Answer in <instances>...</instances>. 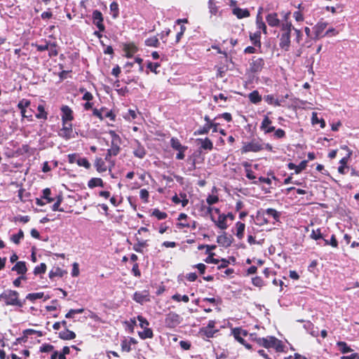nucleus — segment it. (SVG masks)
Wrapping results in <instances>:
<instances>
[{
    "label": "nucleus",
    "instance_id": "obj_1",
    "mask_svg": "<svg viewBox=\"0 0 359 359\" xmlns=\"http://www.w3.org/2000/svg\"><path fill=\"white\" fill-rule=\"evenodd\" d=\"M0 302H4V306H12L16 308H22L25 299H20V294L13 290H6L0 294Z\"/></svg>",
    "mask_w": 359,
    "mask_h": 359
},
{
    "label": "nucleus",
    "instance_id": "obj_2",
    "mask_svg": "<svg viewBox=\"0 0 359 359\" xmlns=\"http://www.w3.org/2000/svg\"><path fill=\"white\" fill-rule=\"evenodd\" d=\"M257 344L267 349H273L276 352L280 353L285 351V346L283 342L275 337L267 336L255 339Z\"/></svg>",
    "mask_w": 359,
    "mask_h": 359
},
{
    "label": "nucleus",
    "instance_id": "obj_3",
    "mask_svg": "<svg viewBox=\"0 0 359 359\" xmlns=\"http://www.w3.org/2000/svg\"><path fill=\"white\" fill-rule=\"evenodd\" d=\"M108 134L111 139V146L110 148L107 149L105 160L107 161H110L111 156H116L119 154L122 141L120 136L116 134L115 131L109 130Z\"/></svg>",
    "mask_w": 359,
    "mask_h": 359
},
{
    "label": "nucleus",
    "instance_id": "obj_4",
    "mask_svg": "<svg viewBox=\"0 0 359 359\" xmlns=\"http://www.w3.org/2000/svg\"><path fill=\"white\" fill-rule=\"evenodd\" d=\"M292 25L291 22H286L281 25V34L280 36L279 46L285 51L290 47V34Z\"/></svg>",
    "mask_w": 359,
    "mask_h": 359
},
{
    "label": "nucleus",
    "instance_id": "obj_5",
    "mask_svg": "<svg viewBox=\"0 0 359 359\" xmlns=\"http://www.w3.org/2000/svg\"><path fill=\"white\" fill-rule=\"evenodd\" d=\"M264 149V143L262 140L253 139L250 142H243L241 153L259 152Z\"/></svg>",
    "mask_w": 359,
    "mask_h": 359
},
{
    "label": "nucleus",
    "instance_id": "obj_6",
    "mask_svg": "<svg viewBox=\"0 0 359 359\" xmlns=\"http://www.w3.org/2000/svg\"><path fill=\"white\" fill-rule=\"evenodd\" d=\"M264 60L262 57H252L249 62V71L252 74H259L264 69Z\"/></svg>",
    "mask_w": 359,
    "mask_h": 359
},
{
    "label": "nucleus",
    "instance_id": "obj_7",
    "mask_svg": "<svg viewBox=\"0 0 359 359\" xmlns=\"http://www.w3.org/2000/svg\"><path fill=\"white\" fill-rule=\"evenodd\" d=\"M182 320V318L177 313L170 312L165 316V324L167 327L175 328L178 326Z\"/></svg>",
    "mask_w": 359,
    "mask_h": 359
},
{
    "label": "nucleus",
    "instance_id": "obj_8",
    "mask_svg": "<svg viewBox=\"0 0 359 359\" xmlns=\"http://www.w3.org/2000/svg\"><path fill=\"white\" fill-rule=\"evenodd\" d=\"M328 23L326 22L320 21L313 28V37H311L313 40H318L324 36L323 34L324 30L326 29Z\"/></svg>",
    "mask_w": 359,
    "mask_h": 359
},
{
    "label": "nucleus",
    "instance_id": "obj_9",
    "mask_svg": "<svg viewBox=\"0 0 359 359\" xmlns=\"http://www.w3.org/2000/svg\"><path fill=\"white\" fill-rule=\"evenodd\" d=\"M73 130L72 125L71 123H62V128L58 132V135L60 137L65 139L69 140L73 137Z\"/></svg>",
    "mask_w": 359,
    "mask_h": 359
},
{
    "label": "nucleus",
    "instance_id": "obj_10",
    "mask_svg": "<svg viewBox=\"0 0 359 359\" xmlns=\"http://www.w3.org/2000/svg\"><path fill=\"white\" fill-rule=\"evenodd\" d=\"M260 130L263 131L264 134H268L274 131L275 127L272 126V121L269 117L268 114L264 116L260 125Z\"/></svg>",
    "mask_w": 359,
    "mask_h": 359
},
{
    "label": "nucleus",
    "instance_id": "obj_11",
    "mask_svg": "<svg viewBox=\"0 0 359 359\" xmlns=\"http://www.w3.org/2000/svg\"><path fill=\"white\" fill-rule=\"evenodd\" d=\"M133 299L137 303L143 304L144 302L150 301L149 292L148 290L135 292L133 294Z\"/></svg>",
    "mask_w": 359,
    "mask_h": 359
},
{
    "label": "nucleus",
    "instance_id": "obj_12",
    "mask_svg": "<svg viewBox=\"0 0 359 359\" xmlns=\"http://www.w3.org/2000/svg\"><path fill=\"white\" fill-rule=\"evenodd\" d=\"M231 334H233L236 341H238L241 344H245V339H243V337H247L248 335V332L247 330H243L241 327H235L232 329Z\"/></svg>",
    "mask_w": 359,
    "mask_h": 359
},
{
    "label": "nucleus",
    "instance_id": "obj_13",
    "mask_svg": "<svg viewBox=\"0 0 359 359\" xmlns=\"http://www.w3.org/2000/svg\"><path fill=\"white\" fill-rule=\"evenodd\" d=\"M30 105V101L26 99L21 100L18 104V107L20 110L22 116L23 118H28L29 121H32V114H26V108Z\"/></svg>",
    "mask_w": 359,
    "mask_h": 359
},
{
    "label": "nucleus",
    "instance_id": "obj_14",
    "mask_svg": "<svg viewBox=\"0 0 359 359\" xmlns=\"http://www.w3.org/2000/svg\"><path fill=\"white\" fill-rule=\"evenodd\" d=\"M93 23L99 29L100 32L104 30V26L103 25V17L102 14L100 11L95 10L93 13Z\"/></svg>",
    "mask_w": 359,
    "mask_h": 359
},
{
    "label": "nucleus",
    "instance_id": "obj_15",
    "mask_svg": "<svg viewBox=\"0 0 359 359\" xmlns=\"http://www.w3.org/2000/svg\"><path fill=\"white\" fill-rule=\"evenodd\" d=\"M62 123H70L73 118V111L67 105L61 107Z\"/></svg>",
    "mask_w": 359,
    "mask_h": 359
},
{
    "label": "nucleus",
    "instance_id": "obj_16",
    "mask_svg": "<svg viewBox=\"0 0 359 359\" xmlns=\"http://www.w3.org/2000/svg\"><path fill=\"white\" fill-rule=\"evenodd\" d=\"M133 154L139 158H143L146 155L144 147L137 140L133 144Z\"/></svg>",
    "mask_w": 359,
    "mask_h": 359
},
{
    "label": "nucleus",
    "instance_id": "obj_17",
    "mask_svg": "<svg viewBox=\"0 0 359 359\" xmlns=\"http://www.w3.org/2000/svg\"><path fill=\"white\" fill-rule=\"evenodd\" d=\"M211 219L220 229L225 230L227 229L228 224L226 223V218L224 214L219 215L217 220L215 219L213 215H211Z\"/></svg>",
    "mask_w": 359,
    "mask_h": 359
},
{
    "label": "nucleus",
    "instance_id": "obj_18",
    "mask_svg": "<svg viewBox=\"0 0 359 359\" xmlns=\"http://www.w3.org/2000/svg\"><path fill=\"white\" fill-rule=\"evenodd\" d=\"M250 40L253 46L257 47L259 50L262 48L261 32L256 31L254 33H250Z\"/></svg>",
    "mask_w": 359,
    "mask_h": 359
},
{
    "label": "nucleus",
    "instance_id": "obj_19",
    "mask_svg": "<svg viewBox=\"0 0 359 359\" xmlns=\"http://www.w3.org/2000/svg\"><path fill=\"white\" fill-rule=\"evenodd\" d=\"M232 13L238 19L248 18L250 15V11L247 8H241L235 7L232 9Z\"/></svg>",
    "mask_w": 359,
    "mask_h": 359
},
{
    "label": "nucleus",
    "instance_id": "obj_20",
    "mask_svg": "<svg viewBox=\"0 0 359 359\" xmlns=\"http://www.w3.org/2000/svg\"><path fill=\"white\" fill-rule=\"evenodd\" d=\"M266 20L270 27H275L280 25V20L276 13H272L267 15Z\"/></svg>",
    "mask_w": 359,
    "mask_h": 359
},
{
    "label": "nucleus",
    "instance_id": "obj_21",
    "mask_svg": "<svg viewBox=\"0 0 359 359\" xmlns=\"http://www.w3.org/2000/svg\"><path fill=\"white\" fill-rule=\"evenodd\" d=\"M12 271H15L18 274L25 275L27 271L25 262L20 261L13 266Z\"/></svg>",
    "mask_w": 359,
    "mask_h": 359
},
{
    "label": "nucleus",
    "instance_id": "obj_22",
    "mask_svg": "<svg viewBox=\"0 0 359 359\" xmlns=\"http://www.w3.org/2000/svg\"><path fill=\"white\" fill-rule=\"evenodd\" d=\"M307 165V161H302L298 165H295L293 163H289L287 164V168L290 170H294L296 174H299L303 170H304L306 168Z\"/></svg>",
    "mask_w": 359,
    "mask_h": 359
},
{
    "label": "nucleus",
    "instance_id": "obj_23",
    "mask_svg": "<svg viewBox=\"0 0 359 359\" xmlns=\"http://www.w3.org/2000/svg\"><path fill=\"white\" fill-rule=\"evenodd\" d=\"M123 50L127 57H132L133 55L137 51V48L133 43H127L124 45Z\"/></svg>",
    "mask_w": 359,
    "mask_h": 359
},
{
    "label": "nucleus",
    "instance_id": "obj_24",
    "mask_svg": "<svg viewBox=\"0 0 359 359\" xmlns=\"http://www.w3.org/2000/svg\"><path fill=\"white\" fill-rule=\"evenodd\" d=\"M137 243L133 245V250L137 252H142L143 248L148 246L147 240L140 239L136 236Z\"/></svg>",
    "mask_w": 359,
    "mask_h": 359
},
{
    "label": "nucleus",
    "instance_id": "obj_25",
    "mask_svg": "<svg viewBox=\"0 0 359 359\" xmlns=\"http://www.w3.org/2000/svg\"><path fill=\"white\" fill-rule=\"evenodd\" d=\"M264 100L267 104L270 105H273L276 107H279L281 105V102L278 98H276L274 95L272 94L265 95L264 97Z\"/></svg>",
    "mask_w": 359,
    "mask_h": 359
},
{
    "label": "nucleus",
    "instance_id": "obj_26",
    "mask_svg": "<svg viewBox=\"0 0 359 359\" xmlns=\"http://www.w3.org/2000/svg\"><path fill=\"white\" fill-rule=\"evenodd\" d=\"M197 141L201 143V149L209 151H211L213 149V143L208 137H205L204 139L199 138Z\"/></svg>",
    "mask_w": 359,
    "mask_h": 359
},
{
    "label": "nucleus",
    "instance_id": "obj_27",
    "mask_svg": "<svg viewBox=\"0 0 359 359\" xmlns=\"http://www.w3.org/2000/svg\"><path fill=\"white\" fill-rule=\"evenodd\" d=\"M245 229V224L241 222H237L236 223V237L241 240L244 237V231Z\"/></svg>",
    "mask_w": 359,
    "mask_h": 359
},
{
    "label": "nucleus",
    "instance_id": "obj_28",
    "mask_svg": "<svg viewBox=\"0 0 359 359\" xmlns=\"http://www.w3.org/2000/svg\"><path fill=\"white\" fill-rule=\"evenodd\" d=\"M95 167L97 172H103L107 171V166L104 161L101 158H97L95 161Z\"/></svg>",
    "mask_w": 359,
    "mask_h": 359
},
{
    "label": "nucleus",
    "instance_id": "obj_29",
    "mask_svg": "<svg viewBox=\"0 0 359 359\" xmlns=\"http://www.w3.org/2000/svg\"><path fill=\"white\" fill-rule=\"evenodd\" d=\"M59 337L63 340H71L76 337V334L68 329H65L59 333Z\"/></svg>",
    "mask_w": 359,
    "mask_h": 359
},
{
    "label": "nucleus",
    "instance_id": "obj_30",
    "mask_svg": "<svg viewBox=\"0 0 359 359\" xmlns=\"http://www.w3.org/2000/svg\"><path fill=\"white\" fill-rule=\"evenodd\" d=\"M217 243L224 247H229L231 244V241L229 238H228L225 233L222 235H219L217 238Z\"/></svg>",
    "mask_w": 359,
    "mask_h": 359
},
{
    "label": "nucleus",
    "instance_id": "obj_31",
    "mask_svg": "<svg viewBox=\"0 0 359 359\" xmlns=\"http://www.w3.org/2000/svg\"><path fill=\"white\" fill-rule=\"evenodd\" d=\"M170 146L173 149L176 151L187 149V147L182 145L180 140L176 137L171 138Z\"/></svg>",
    "mask_w": 359,
    "mask_h": 359
},
{
    "label": "nucleus",
    "instance_id": "obj_32",
    "mask_svg": "<svg viewBox=\"0 0 359 359\" xmlns=\"http://www.w3.org/2000/svg\"><path fill=\"white\" fill-rule=\"evenodd\" d=\"M248 98L250 101L255 104H257L262 101V96L259 95V93L257 90L251 92L248 95Z\"/></svg>",
    "mask_w": 359,
    "mask_h": 359
},
{
    "label": "nucleus",
    "instance_id": "obj_33",
    "mask_svg": "<svg viewBox=\"0 0 359 359\" xmlns=\"http://www.w3.org/2000/svg\"><path fill=\"white\" fill-rule=\"evenodd\" d=\"M88 186L90 189H93L97 187H103L104 183L101 178L93 177L88 181Z\"/></svg>",
    "mask_w": 359,
    "mask_h": 359
},
{
    "label": "nucleus",
    "instance_id": "obj_34",
    "mask_svg": "<svg viewBox=\"0 0 359 359\" xmlns=\"http://www.w3.org/2000/svg\"><path fill=\"white\" fill-rule=\"evenodd\" d=\"M256 27L257 29V31H262L264 34H267L266 25L265 22L263 21L262 17H256Z\"/></svg>",
    "mask_w": 359,
    "mask_h": 359
},
{
    "label": "nucleus",
    "instance_id": "obj_35",
    "mask_svg": "<svg viewBox=\"0 0 359 359\" xmlns=\"http://www.w3.org/2000/svg\"><path fill=\"white\" fill-rule=\"evenodd\" d=\"M263 215H267L274 219L275 221L278 222L279 220L280 213L276 211L273 208H268L264 210Z\"/></svg>",
    "mask_w": 359,
    "mask_h": 359
},
{
    "label": "nucleus",
    "instance_id": "obj_36",
    "mask_svg": "<svg viewBox=\"0 0 359 359\" xmlns=\"http://www.w3.org/2000/svg\"><path fill=\"white\" fill-rule=\"evenodd\" d=\"M138 335L142 339H151L154 337L152 330L149 327L143 329L142 332H139Z\"/></svg>",
    "mask_w": 359,
    "mask_h": 359
},
{
    "label": "nucleus",
    "instance_id": "obj_37",
    "mask_svg": "<svg viewBox=\"0 0 359 359\" xmlns=\"http://www.w3.org/2000/svg\"><path fill=\"white\" fill-rule=\"evenodd\" d=\"M44 297L43 292L29 293L25 297V300L34 302L36 299H42Z\"/></svg>",
    "mask_w": 359,
    "mask_h": 359
},
{
    "label": "nucleus",
    "instance_id": "obj_38",
    "mask_svg": "<svg viewBox=\"0 0 359 359\" xmlns=\"http://www.w3.org/2000/svg\"><path fill=\"white\" fill-rule=\"evenodd\" d=\"M65 271L59 267L53 268L49 273L50 278H53L55 277H62Z\"/></svg>",
    "mask_w": 359,
    "mask_h": 359
},
{
    "label": "nucleus",
    "instance_id": "obj_39",
    "mask_svg": "<svg viewBox=\"0 0 359 359\" xmlns=\"http://www.w3.org/2000/svg\"><path fill=\"white\" fill-rule=\"evenodd\" d=\"M37 111H38V113L36 114V117L37 118H39V119H43V120H46L47 119L48 114L45 111V108H44L43 105L39 104L37 107Z\"/></svg>",
    "mask_w": 359,
    "mask_h": 359
},
{
    "label": "nucleus",
    "instance_id": "obj_40",
    "mask_svg": "<svg viewBox=\"0 0 359 359\" xmlns=\"http://www.w3.org/2000/svg\"><path fill=\"white\" fill-rule=\"evenodd\" d=\"M145 45L147 46L157 48L160 45V42L156 36H152L145 40Z\"/></svg>",
    "mask_w": 359,
    "mask_h": 359
},
{
    "label": "nucleus",
    "instance_id": "obj_41",
    "mask_svg": "<svg viewBox=\"0 0 359 359\" xmlns=\"http://www.w3.org/2000/svg\"><path fill=\"white\" fill-rule=\"evenodd\" d=\"M337 346L342 353H346L352 351L351 347L344 341H338L337 343Z\"/></svg>",
    "mask_w": 359,
    "mask_h": 359
},
{
    "label": "nucleus",
    "instance_id": "obj_42",
    "mask_svg": "<svg viewBox=\"0 0 359 359\" xmlns=\"http://www.w3.org/2000/svg\"><path fill=\"white\" fill-rule=\"evenodd\" d=\"M243 166L245 167L246 177L249 180H255L256 176L255 175L254 172L250 169V165L248 162H245L243 163Z\"/></svg>",
    "mask_w": 359,
    "mask_h": 359
},
{
    "label": "nucleus",
    "instance_id": "obj_43",
    "mask_svg": "<svg viewBox=\"0 0 359 359\" xmlns=\"http://www.w3.org/2000/svg\"><path fill=\"white\" fill-rule=\"evenodd\" d=\"M311 122H312V124H313V125L320 123V127L322 128H325V121L323 118L320 119L318 117V114L316 112L312 113Z\"/></svg>",
    "mask_w": 359,
    "mask_h": 359
},
{
    "label": "nucleus",
    "instance_id": "obj_44",
    "mask_svg": "<svg viewBox=\"0 0 359 359\" xmlns=\"http://www.w3.org/2000/svg\"><path fill=\"white\" fill-rule=\"evenodd\" d=\"M208 8H209L210 13L214 15H216L219 11V7L217 6L215 0H209L208 1Z\"/></svg>",
    "mask_w": 359,
    "mask_h": 359
},
{
    "label": "nucleus",
    "instance_id": "obj_45",
    "mask_svg": "<svg viewBox=\"0 0 359 359\" xmlns=\"http://www.w3.org/2000/svg\"><path fill=\"white\" fill-rule=\"evenodd\" d=\"M24 238V233L22 230L20 229L18 233L16 234H13L11 237V240L15 244H19L20 243L21 239Z\"/></svg>",
    "mask_w": 359,
    "mask_h": 359
},
{
    "label": "nucleus",
    "instance_id": "obj_46",
    "mask_svg": "<svg viewBox=\"0 0 359 359\" xmlns=\"http://www.w3.org/2000/svg\"><path fill=\"white\" fill-rule=\"evenodd\" d=\"M109 8L112 13V17L114 18H116L119 14V8L118 4L116 1L111 2L109 6Z\"/></svg>",
    "mask_w": 359,
    "mask_h": 359
},
{
    "label": "nucleus",
    "instance_id": "obj_47",
    "mask_svg": "<svg viewBox=\"0 0 359 359\" xmlns=\"http://www.w3.org/2000/svg\"><path fill=\"white\" fill-rule=\"evenodd\" d=\"M50 194H51L50 189L49 188H46L43 190L41 198L43 199L46 200V203H50L53 202L54 200L53 198H51L50 196Z\"/></svg>",
    "mask_w": 359,
    "mask_h": 359
},
{
    "label": "nucleus",
    "instance_id": "obj_48",
    "mask_svg": "<svg viewBox=\"0 0 359 359\" xmlns=\"http://www.w3.org/2000/svg\"><path fill=\"white\" fill-rule=\"evenodd\" d=\"M310 237L315 241H318L319 239L324 238L323 235L321 233L320 229H313L311 231V233L310 235Z\"/></svg>",
    "mask_w": 359,
    "mask_h": 359
},
{
    "label": "nucleus",
    "instance_id": "obj_49",
    "mask_svg": "<svg viewBox=\"0 0 359 359\" xmlns=\"http://www.w3.org/2000/svg\"><path fill=\"white\" fill-rule=\"evenodd\" d=\"M172 299L174 301H176L177 302H188L189 301V298L187 295H181L180 294H175L172 296Z\"/></svg>",
    "mask_w": 359,
    "mask_h": 359
},
{
    "label": "nucleus",
    "instance_id": "obj_50",
    "mask_svg": "<svg viewBox=\"0 0 359 359\" xmlns=\"http://www.w3.org/2000/svg\"><path fill=\"white\" fill-rule=\"evenodd\" d=\"M152 215L156 217L158 219H164L168 217V215L165 212H161L158 209H154L152 212Z\"/></svg>",
    "mask_w": 359,
    "mask_h": 359
},
{
    "label": "nucleus",
    "instance_id": "obj_51",
    "mask_svg": "<svg viewBox=\"0 0 359 359\" xmlns=\"http://www.w3.org/2000/svg\"><path fill=\"white\" fill-rule=\"evenodd\" d=\"M324 241V245H331L333 248H337L338 246V241L336 239V237L334 235H332L331 236L330 240H327L323 238Z\"/></svg>",
    "mask_w": 359,
    "mask_h": 359
},
{
    "label": "nucleus",
    "instance_id": "obj_52",
    "mask_svg": "<svg viewBox=\"0 0 359 359\" xmlns=\"http://www.w3.org/2000/svg\"><path fill=\"white\" fill-rule=\"evenodd\" d=\"M77 165L81 167H84L86 169H89L90 168V163L86 158L79 157L77 160Z\"/></svg>",
    "mask_w": 359,
    "mask_h": 359
},
{
    "label": "nucleus",
    "instance_id": "obj_53",
    "mask_svg": "<svg viewBox=\"0 0 359 359\" xmlns=\"http://www.w3.org/2000/svg\"><path fill=\"white\" fill-rule=\"evenodd\" d=\"M46 270V265L44 263H41L40 265L36 266L34 269V273L35 275H39L44 273Z\"/></svg>",
    "mask_w": 359,
    "mask_h": 359
},
{
    "label": "nucleus",
    "instance_id": "obj_54",
    "mask_svg": "<svg viewBox=\"0 0 359 359\" xmlns=\"http://www.w3.org/2000/svg\"><path fill=\"white\" fill-rule=\"evenodd\" d=\"M84 311L83 309H70L68 313H66L65 318H73L75 314L82 313Z\"/></svg>",
    "mask_w": 359,
    "mask_h": 359
},
{
    "label": "nucleus",
    "instance_id": "obj_55",
    "mask_svg": "<svg viewBox=\"0 0 359 359\" xmlns=\"http://www.w3.org/2000/svg\"><path fill=\"white\" fill-rule=\"evenodd\" d=\"M80 91L83 94L82 97V99L83 100H86L87 102H88L93 99V95H92V93L87 91L86 89L81 88Z\"/></svg>",
    "mask_w": 359,
    "mask_h": 359
},
{
    "label": "nucleus",
    "instance_id": "obj_56",
    "mask_svg": "<svg viewBox=\"0 0 359 359\" xmlns=\"http://www.w3.org/2000/svg\"><path fill=\"white\" fill-rule=\"evenodd\" d=\"M62 201V196H59L57 198L56 202L52 206V210L53 211H64L62 208H60V205Z\"/></svg>",
    "mask_w": 359,
    "mask_h": 359
},
{
    "label": "nucleus",
    "instance_id": "obj_57",
    "mask_svg": "<svg viewBox=\"0 0 359 359\" xmlns=\"http://www.w3.org/2000/svg\"><path fill=\"white\" fill-rule=\"evenodd\" d=\"M137 319L139 320L140 322V326L141 327V328L142 329H145V328H147L149 325V321L144 318L142 316H137Z\"/></svg>",
    "mask_w": 359,
    "mask_h": 359
},
{
    "label": "nucleus",
    "instance_id": "obj_58",
    "mask_svg": "<svg viewBox=\"0 0 359 359\" xmlns=\"http://www.w3.org/2000/svg\"><path fill=\"white\" fill-rule=\"evenodd\" d=\"M209 124H205L202 128L197 130L194 134L195 135H206L210 131Z\"/></svg>",
    "mask_w": 359,
    "mask_h": 359
},
{
    "label": "nucleus",
    "instance_id": "obj_59",
    "mask_svg": "<svg viewBox=\"0 0 359 359\" xmlns=\"http://www.w3.org/2000/svg\"><path fill=\"white\" fill-rule=\"evenodd\" d=\"M121 350L124 352H130L131 350V345L128 342L127 339H124L121 341Z\"/></svg>",
    "mask_w": 359,
    "mask_h": 359
},
{
    "label": "nucleus",
    "instance_id": "obj_60",
    "mask_svg": "<svg viewBox=\"0 0 359 359\" xmlns=\"http://www.w3.org/2000/svg\"><path fill=\"white\" fill-rule=\"evenodd\" d=\"M104 111H105V108H104V107L101 108L100 109H94L93 110V116L97 117L100 120H103L104 119V116H103Z\"/></svg>",
    "mask_w": 359,
    "mask_h": 359
},
{
    "label": "nucleus",
    "instance_id": "obj_61",
    "mask_svg": "<svg viewBox=\"0 0 359 359\" xmlns=\"http://www.w3.org/2000/svg\"><path fill=\"white\" fill-rule=\"evenodd\" d=\"M50 42L45 41L43 44H36V48L38 51L42 52L48 50L50 48Z\"/></svg>",
    "mask_w": 359,
    "mask_h": 359
},
{
    "label": "nucleus",
    "instance_id": "obj_62",
    "mask_svg": "<svg viewBox=\"0 0 359 359\" xmlns=\"http://www.w3.org/2000/svg\"><path fill=\"white\" fill-rule=\"evenodd\" d=\"M244 53L246 54H253L256 53H261V50H259L258 48L255 46H250L244 49Z\"/></svg>",
    "mask_w": 359,
    "mask_h": 359
},
{
    "label": "nucleus",
    "instance_id": "obj_63",
    "mask_svg": "<svg viewBox=\"0 0 359 359\" xmlns=\"http://www.w3.org/2000/svg\"><path fill=\"white\" fill-rule=\"evenodd\" d=\"M149 196V194L147 189H142L140 190V197L144 203L148 202Z\"/></svg>",
    "mask_w": 359,
    "mask_h": 359
},
{
    "label": "nucleus",
    "instance_id": "obj_64",
    "mask_svg": "<svg viewBox=\"0 0 359 359\" xmlns=\"http://www.w3.org/2000/svg\"><path fill=\"white\" fill-rule=\"evenodd\" d=\"M219 201V198L217 196L215 195H209L208 198H206V202L210 207V205L217 203Z\"/></svg>",
    "mask_w": 359,
    "mask_h": 359
}]
</instances>
